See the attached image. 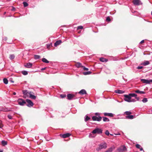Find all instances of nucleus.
<instances>
[{
	"instance_id": "obj_54",
	"label": "nucleus",
	"mask_w": 152,
	"mask_h": 152,
	"mask_svg": "<svg viewBox=\"0 0 152 152\" xmlns=\"http://www.w3.org/2000/svg\"><path fill=\"white\" fill-rule=\"evenodd\" d=\"M13 95H16V93H15V92H13Z\"/></svg>"
},
{
	"instance_id": "obj_30",
	"label": "nucleus",
	"mask_w": 152,
	"mask_h": 152,
	"mask_svg": "<svg viewBox=\"0 0 152 152\" xmlns=\"http://www.w3.org/2000/svg\"><path fill=\"white\" fill-rule=\"evenodd\" d=\"M15 58V56L14 54L10 55L9 57L10 59V60H12Z\"/></svg>"
},
{
	"instance_id": "obj_26",
	"label": "nucleus",
	"mask_w": 152,
	"mask_h": 152,
	"mask_svg": "<svg viewBox=\"0 0 152 152\" xmlns=\"http://www.w3.org/2000/svg\"><path fill=\"white\" fill-rule=\"evenodd\" d=\"M1 143L2 145L4 146L6 145L7 144V142L4 140H2L1 142Z\"/></svg>"
},
{
	"instance_id": "obj_33",
	"label": "nucleus",
	"mask_w": 152,
	"mask_h": 152,
	"mask_svg": "<svg viewBox=\"0 0 152 152\" xmlns=\"http://www.w3.org/2000/svg\"><path fill=\"white\" fill-rule=\"evenodd\" d=\"M40 58V56L38 55H34V58L35 59H38Z\"/></svg>"
},
{
	"instance_id": "obj_45",
	"label": "nucleus",
	"mask_w": 152,
	"mask_h": 152,
	"mask_svg": "<svg viewBox=\"0 0 152 152\" xmlns=\"http://www.w3.org/2000/svg\"><path fill=\"white\" fill-rule=\"evenodd\" d=\"M95 114L96 116H99V115H100V113H95Z\"/></svg>"
},
{
	"instance_id": "obj_6",
	"label": "nucleus",
	"mask_w": 152,
	"mask_h": 152,
	"mask_svg": "<svg viewBox=\"0 0 152 152\" xmlns=\"http://www.w3.org/2000/svg\"><path fill=\"white\" fill-rule=\"evenodd\" d=\"M92 119L94 121H100L102 120V117L100 116L97 117L96 116H94L92 117Z\"/></svg>"
},
{
	"instance_id": "obj_59",
	"label": "nucleus",
	"mask_w": 152,
	"mask_h": 152,
	"mask_svg": "<svg viewBox=\"0 0 152 152\" xmlns=\"http://www.w3.org/2000/svg\"><path fill=\"white\" fill-rule=\"evenodd\" d=\"M0 152H2V151H0Z\"/></svg>"
},
{
	"instance_id": "obj_46",
	"label": "nucleus",
	"mask_w": 152,
	"mask_h": 152,
	"mask_svg": "<svg viewBox=\"0 0 152 152\" xmlns=\"http://www.w3.org/2000/svg\"><path fill=\"white\" fill-rule=\"evenodd\" d=\"M7 117H8V118L10 119H12V116L10 115H8L7 116Z\"/></svg>"
},
{
	"instance_id": "obj_19",
	"label": "nucleus",
	"mask_w": 152,
	"mask_h": 152,
	"mask_svg": "<svg viewBox=\"0 0 152 152\" xmlns=\"http://www.w3.org/2000/svg\"><path fill=\"white\" fill-rule=\"evenodd\" d=\"M136 147L137 148L140 149V151H143L144 152V150H143L142 148L141 147V146L139 144H137L136 145Z\"/></svg>"
},
{
	"instance_id": "obj_15",
	"label": "nucleus",
	"mask_w": 152,
	"mask_h": 152,
	"mask_svg": "<svg viewBox=\"0 0 152 152\" xmlns=\"http://www.w3.org/2000/svg\"><path fill=\"white\" fill-rule=\"evenodd\" d=\"M78 93L81 95H83L86 94H87L86 91L84 89L81 90Z\"/></svg>"
},
{
	"instance_id": "obj_1",
	"label": "nucleus",
	"mask_w": 152,
	"mask_h": 152,
	"mask_svg": "<svg viewBox=\"0 0 152 152\" xmlns=\"http://www.w3.org/2000/svg\"><path fill=\"white\" fill-rule=\"evenodd\" d=\"M107 147V144L105 142L102 143L96 148L97 151H99L100 150L102 149H105Z\"/></svg>"
},
{
	"instance_id": "obj_55",
	"label": "nucleus",
	"mask_w": 152,
	"mask_h": 152,
	"mask_svg": "<svg viewBox=\"0 0 152 152\" xmlns=\"http://www.w3.org/2000/svg\"><path fill=\"white\" fill-rule=\"evenodd\" d=\"M131 100L132 101V102H134L135 101V100L134 99H132Z\"/></svg>"
},
{
	"instance_id": "obj_50",
	"label": "nucleus",
	"mask_w": 152,
	"mask_h": 152,
	"mask_svg": "<svg viewBox=\"0 0 152 152\" xmlns=\"http://www.w3.org/2000/svg\"><path fill=\"white\" fill-rule=\"evenodd\" d=\"M2 126V124H1V123H0V128H1Z\"/></svg>"
},
{
	"instance_id": "obj_42",
	"label": "nucleus",
	"mask_w": 152,
	"mask_h": 152,
	"mask_svg": "<svg viewBox=\"0 0 152 152\" xmlns=\"http://www.w3.org/2000/svg\"><path fill=\"white\" fill-rule=\"evenodd\" d=\"M106 20L107 21H110V19L109 17H107L106 19Z\"/></svg>"
},
{
	"instance_id": "obj_28",
	"label": "nucleus",
	"mask_w": 152,
	"mask_h": 152,
	"mask_svg": "<svg viewBox=\"0 0 152 152\" xmlns=\"http://www.w3.org/2000/svg\"><path fill=\"white\" fill-rule=\"evenodd\" d=\"M75 66L77 68H79L80 67L82 66V64H81L79 63V62H77L75 65Z\"/></svg>"
},
{
	"instance_id": "obj_12",
	"label": "nucleus",
	"mask_w": 152,
	"mask_h": 152,
	"mask_svg": "<svg viewBox=\"0 0 152 152\" xmlns=\"http://www.w3.org/2000/svg\"><path fill=\"white\" fill-rule=\"evenodd\" d=\"M133 3L136 5H139L140 4L141 1L140 0H133Z\"/></svg>"
},
{
	"instance_id": "obj_20",
	"label": "nucleus",
	"mask_w": 152,
	"mask_h": 152,
	"mask_svg": "<svg viewBox=\"0 0 152 152\" xmlns=\"http://www.w3.org/2000/svg\"><path fill=\"white\" fill-rule=\"evenodd\" d=\"M70 135L71 134H70L67 133H66V134H62V137L63 138H66L68 137H69V136H70Z\"/></svg>"
},
{
	"instance_id": "obj_47",
	"label": "nucleus",
	"mask_w": 152,
	"mask_h": 152,
	"mask_svg": "<svg viewBox=\"0 0 152 152\" xmlns=\"http://www.w3.org/2000/svg\"><path fill=\"white\" fill-rule=\"evenodd\" d=\"M143 68V66H138L137 67V69H141Z\"/></svg>"
},
{
	"instance_id": "obj_48",
	"label": "nucleus",
	"mask_w": 152,
	"mask_h": 152,
	"mask_svg": "<svg viewBox=\"0 0 152 152\" xmlns=\"http://www.w3.org/2000/svg\"><path fill=\"white\" fill-rule=\"evenodd\" d=\"M135 98L137 99V101H139L140 99V98L138 97H137V96H136L135 97Z\"/></svg>"
},
{
	"instance_id": "obj_44",
	"label": "nucleus",
	"mask_w": 152,
	"mask_h": 152,
	"mask_svg": "<svg viewBox=\"0 0 152 152\" xmlns=\"http://www.w3.org/2000/svg\"><path fill=\"white\" fill-rule=\"evenodd\" d=\"M60 96L62 98H64L66 96V95L65 94H61L60 95Z\"/></svg>"
},
{
	"instance_id": "obj_37",
	"label": "nucleus",
	"mask_w": 152,
	"mask_h": 152,
	"mask_svg": "<svg viewBox=\"0 0 152 152\" xmlns=\"http://www.w3.org/2000/svg\"><path fill=\"white\" fill-rule=\"evenodd\" d=\"M125 114H126L127 115H129L130 114H131L132 113L130 111H126L124 113Z\"/></svg>"
},
{
	"instance_id": "obj_16",
	"label": "nucleus",
	"mask_w": 152,
	"mask_h": 152,
	"mask_svg": "<svg viewBox=\"0 0 152 152\" xmlns=\"http://www.w3.org/2000/svg\"><path fill=\"white\" fill-rule=\"evenodd\" d=\"M32 63L29 62L27 63L25 65H24V66L28 68H30L32 66Z\"/></svg>"
},
{
	"instance_id": "obj_22",
	"label": "nucleus",
	"mask_w": 152,
	"mask_h": 152,
	"mask_svg": "<svg viewBox=\"0 0 152 152\" xmlns=\"http://www.w3.org/2000/svg\"><path fill=\"white\" fill-rule=\"evenodd\" d=\"M149 64V62L148 61H144V62H142L141 64L144 66H146V65Z\"/></svg>"
},
{
	"instance_id": "obj_13",
	"label": "nucleus",
	"mask_w": 152,
	"mask_h": 152,
	"mask_svg": "<svg viewBox=\"0 0 152 152\" xmlns=\"http://www.w3.org/2000/svg\"><path fill=\"white\" fill-rule=\"evenodd\" d=\"M103 114L105 116H108L110 117H113L114 116V114L111 113H104Z\"/></svg>"
},
{
	"instance_id": "obj_58",
	"label": "nucleus",
	"mask_w": 152,
	"mask_h": 152,
	"mask_svg": "<svg viewBox=\"0 0 152 152\" xmlns=\"http://www.w3.org/2000/svg\"><path fill=\"white\" fill-rule=\"evenodd\" d=\"M117 135H120V133H118L117 134Z\"/></svg>"
},
{
	"instance_id": "obj_41",
	"label": "nucleus",
	"mask_w": 152,
	"mask_h": 152,
	"mask_svg": "<svg viewBox=\"0 0 152 152\" xmlns=\"http://www.w3.org/2000/svg\"><path fill=\"white\" fill-rule=\"evenodd\" d=\"M105 134L108 136L109 135V134H110L108 130H107L105 132Z\"/></svg>"
},
{
	"instance_id": "obj_17",
	"label": "nucleus",
	"mask_w": 152,
	"mask_h": 152,
	"mask_svg": "<svg viewBox=\"0 0 152 152\" xmlns=\"http://www.w3.org/2000/svg\"><path fill=\"white\" fill-rule=\"evenodd\" d=\"M115 148V147L114 146H113L111 147L107 151H106L105 152H111L113 151V150Z\"/></svg>"
},
{
	"instance_id": "obj_34",
	"label": "nucleus",
	"mask_w": 152,
	"mask_h": 152,
	"mask_svg": "<svg viewBox=\"0 0 152 152\" xmlns=\"http://www.w3.org/2000/svg\"><path fill=\"white\" fill-rule=\"evenodd\" d=\"M3 82L4 84H7L8 83V80L7 79L4 78L3 79Z\"/></svg>"
},
{
	"instance_id": "obj_25",
	"label": "nucleus",
	"mask_w": 152,
	"mask_h": 152,
	"mask_svg": "<svg viewBox=\"0 0 152 152\" xmlns=\"http://www.w3.org/2000/svg\"><path fill=\"white\" fill-rule=\"evenodd\" d=\"M102 118H103V121L104 122L109 121H110L109 118H107V117H102Z\"/></svg>"
},
{
	"instance_id": "obj_8",
	"label": "nucleus",
	"mask_w": 152,
	"mask_h": 152,
	"mask_svg": "<svg viewBox=\"0 0 152 152\" xmlns=\"http://www.w3.org/2000/svg\"><path fill=\"white\" fill-rule=\"evenodd\" d=\"M118 151H126V148L125 146L122 145L119 147L118 149Z\"/></svg>"
},
{
	"instance_id": "obj_24",
	"label": "nucleus",
	"mask_w": 152,
	"mask_h": 152,
	"mask_svg": "<svg viewBox=\"0 0 152 152\" xmlns=\"http://www.w3.org/2000/svg\"><path fill=\"white\" fill-rule=\"evenodd\" d=\"M134 92H135L136 93L140 94H145V92H144L143 91H140L139 90H136Z\"/></svg>"
},
{
	"instance_id": "obj_39",
	"label": "nucleus",
	"mask_w": 152,
	"mask_h": 152,
	"mask_svg": "<svg viewBox=\"0 0 152 152\" xmlns=\"http://www.w3.org/2000/svg\"><path fill=\"white\" fill-rule=\"evenodd\" d=\"M142 101L144 103H145L148 101L147 99L146 98H144L142 100Z\"/></svg>"
},
{
	"instance_id": "obj_29",
	"label": "nucleus",
	"mask_w": 152,
	"mask_h": 152,
	"mask_svg": "<svg viewBox=\"0 0 152 152\" xmlns=\"http://www.w3.org/2000/svg\"><path fill=\"white\" fill-rule=\"evenodd\" d=\"M129 96L131 97V98L132 97H135L136 96H137V95L136 94H134V93H131L129 94Z\"/></svg>"
},
{
	"instance_id": "obj_10",
	"label": "nucleus",
	"mask_w": 152,
	"mask_h": 152,
	"mask_svg": "<svg viewBox=\"0 0 152 152\" xmlns=\"http://www.w3.org/2000/svg\"><path fill=\"white\" fill-rule=\"evenodd\" d=\"M23 93V97L26 98L28 96L29 93L27 90H24L22 91Z\"/></svg>"
},
{
	"instance_id": "obj_40",
	"label": "nucleus",
	"mask_w": 152,
	"mask_h": 152,
	"mask_svg": "<svg viewBox=\"0 0 152 152\" xmlns=\"http://www.w3.org/2000/svg\"><path fill=\"white\" fill-rule=\"evenodd\" d=\"M83 28V27L82 26H80L77 27V29H81Z\"/></svg>"
},
{
	"instance_id": "obj_11",
	"label": "nucleus",
	"mask_w": 152,
	"mask_h": 152,
	"mask_svg": "<svg viewBox=\"0 0 152 152\" xmlns=\"http://www.w3.org/2000/svg\"><path fill=\"white\" fill-rule=\"evenodd\" d=\"M141 81L143 83H146V84H149L150 82H152V80H148L144 79H141Z\"/></svg>"
},
{
	"instance_id": "obj_21",
	"label": "nucleus",
	"mask_w": 152,
	"mask_h": 152,
	"mask_svg": "<svg viewBox=\"0 0 152 152\" xmlns=\"http://www.w3.org/2000/svg\"><path fill=\"white\" fill-rule=\"evenodd\" d=\"M61 43V40H58L56 41V42L54 43V46H57L58 45H60Z\"/></svg>"
},
{
	"instance_id": "obj_35",
	"label": "nucleus",
	"mask_w": 152,
	"mask_h": 152,
	"mask_svg": "<svg viewBox=\"0 0 152 152\" xmlns=\"http://www.w3.org/2000/svg\"><path fill=\"white\" fill-rule=\"evenodd\" d=\"M90 119V118L87 115H86L85 118V121H87Z\"/></svg>"
},
{
	"instance_id": "obj_3",
	"label": "nucleus",
	"mask_w": 152,
	"mask_h": 152,
	"mask_svg": "<svg viewBox=\"0 0 152 152\" xmlns=\"http://www.w3.org/2000/svg\"><path fill=\"white\" fill-rule=\"evenodd\" d=\"M18 102V104L21 106H24L26 104V102L22 99H19Z\"/></svg>"
},
{
	"instance_id": "obj_18",
	"label": "nucleus",
	"mask_w": 152,
	"mask_h": 152,
	"mask_svg": "<svg viewBox=\"0 0 152 152\" xmlns=\"http://www.w3.org/2000/svg\"><path fill=\"white\" fill-rule=\"evenodd\" d=\"M115 92L116 93L122 94L124 93V91L119 90H117L115 91Z\"/></svg>"
},
{
	"instance_id": "obj_38",
	"label": "nucleus",
	"mask_w": 152,
	"mask_h": 152,
	"mask_svg": "<svg viewBox=\"0 0 152 152\" xmlns=\"http://www.w3.org/2000/svg\"><path fill=\"white\" fill-rule=\"evenodd\" d=\"M23 4L24 6L25 7H26L28 6V4L26 2H23Z\"/></svg>"
},
{
	"instance_id": "obj_2",
	"label": "nucleus",
	"mask_w": 152,
	"mask_h": 152,
	"mask_svg": "<svg viewBox=\"0 0 152 152\" xmlns=\"http://www.w3.org/2000/svg\"><path fill=\"white\" fill-rule=\"evenodd\" d=\"M102 130L101 129L99 128H96L91 133L93 134L97 133L98 134H101L102 133Z\"/></svg>"
},
{
	"instance_id": "obj_43",
	"label": "nucleus",
	"mask_w": 152,
	"mask_h": 152,
	"mask_svg": "<svg viewBox=\"0 0 152 152\" xmlns=\"http://www.w3.org/2000/svg\"><path fill=\"white\" fill-rule=\"evenodd\" d=\"M82 67L83 68V69L84 70L87 71L88 69V68H86L84 66H82Z\"/></svg>"
},
{
	"instance_id": "obj_52",
	"label": "nucleus",
	"mask_w": 152,
	"mask_h": 152,
	"mask_svg": "<svg viewBox=\"0 0 152 152\" xmlns=\"http://www.w3.org/2000/svg\"><path fill=\"white\" fill-rule=\"evenodd\" d=\"M50 46V45H47V48H48Z\"/></svg>"
},
{
	"instance_id": "obj_27",
	"label": "nucleus",
	"mask_w": 152,
	"mask_h": 152,
	"mask_svg": "<svg viewBox=\"0 0 152 152\" xmlns=\"http://www.w3.org/2000/svg\"><path fill=\"white\" fill-rule=\"evenodd\" d=\"M42 61L44 63H49V61H48L45 58H43L42 59Z\"/></svg>"
},
{
	"instance_id": "obj_51",
	"label": "nucleus",
	"mask_w": 152,
	"mask_h": 152,
	"mask_svg": "<svg viewBox=\"0 0 152 152\" xmlns=\"http://www.w3.org/2000/svg\"><path fill=\"white\" fill-rule=\"evenodd\" d=\"M46 69V68L45 67V68H42L41 69V70L42 71H43V70H45Z\"/></svg>"
},
{
	"instance_id": "obj_32",
	"label": "nucleus",
	"mask_w": 152,
	"mask_h": 152,
	"mask_svg": "<svg viewBox=\"0 0 152 152\" xmlns=\"http://www.w3.org/2000/svg\"><path fill=\"white\" fill-rule=\"evenodd\" d=\"M83 73L84 75H89L91 73V71L85 72H83Z\"/></svg>"
},
{
	"instance_id": "obj_5",
	"label": "nucleus",
	"mask_w": 152,
	"mask_h": 152,
	"mask_svg": "<svg viewBox=\"0 0 152 152\" xmlns=\"http://www.w3.org/2000/svg\"><path fill=\"white\" fill-rule=\"evenodd\" d=\"M26 102L27 103L26 105L28 107H31L33 106L34 103L31 100L29 99H26Z\"/></svg>"
},
{
	"instance_id": "obj_53",
	"label": "nucleus",
	"mask_w": 152,
	"mask_h": 152,
	"mask_svg": "<svg viewBox=\"0 0 152 152\" xmlns=\"http://www.w3.org/2000/svg\"><path fill=\"white\" fill-rule=\"evenodd\" d=\"M15 10V8L14 7H13L12 9V10L14 11Z\"/></svg>"
},
{
	"instance_id": "obj_4",
	"label": "nucleus",
	"mask_w": 152,
	"mask_h": 152,
	"mask_svg": "<svg viewBox=\"0 0 152 152\" xmlns=\"http://www.w3.org/2000/svg\"><path fill=\"white\" fill-rule=\"evenodd\" d=\"M124 99L125 101L129 102H132V101L131 100V97L129 94L128 95L125 94L124 95Z\"/></svg>"
},
{
	"instance_id": "obj_57",
	"label": "nucleus",
	"mask_w": 152,
	"mask_h": 152,
	"mask_svg": "<svg viewBox=\"0 0 152 152\" xmlns=\"http://www.w3.org/2000/svg\"><path fill=\"white\" fill-rule=\"evenodd\" d=\"M91 134L90 133V134H89V137H91Z\"/></svg>"
},
{
	"instance_id": "obj_49",
	"label": "nucleus",
	"mask_w": 152,
	"mask_h": 152,
	"mask_svg": "<svg viewBox=\"0 0 152 152\" xmlns=\"http://www.w3.org/2000/svg\"><path fill=\"white\" fill-rule=\"evenodd\" d=\"M144 40H142V41L140 42V44H142V43H144Z\"/></svg>"
},
{
	"instance_id": "obj_56",
	"label": "nucleus",
	"mask_w": 152,
	"mask_h": 152,
	"mask_svg": "<svg viewBox=\"0 0 152 152\" xmlns=\"http://www.w3.org/2000/svg\"><path fill=\"white\" fill-rule=\"evenodd\" d=\"M10 81L11 82V83H14V81H12V80H10Z\"/></svg>"
},
{
	"instance_id": "obj_60",
	"label": "nucleus",
	"mask_w": 152,
	"mask_h": 152,
	"mask_svg": "<svg viewBox=\"0 0 152 152\" xmlns=\"http://www.w3.org/2000/svg\"><path fill=\"white\" fill-rule=\"evenodd\" d=\"M151 15H152V11L151 12Z\"/></svg>"
},
{
	"instance_id": "obj_7",
	"label": "nucleus",
	"mask_w": 152,
	"mask_h": 152,
	"mask_svg": "<svg viewBox=\"0 0 152 152\" xmlns=\"http://www.w3.org/2000/svg\"><path fill=\"white\" fill-rule=\"evenodd\" d=\"M11 109H12L11 108H8L6 107H2L0 109V111L4 112L10 111H11Z\"/></svg>"
},
{
	"instance_id": "obj_31",
	"label": "nucleus",
	"mask_w": 152,
	"mask_h": 152,
	"mask_svg": "<svg viewBox=\"0 0 152 152\" xmlns=\"http://www.w3.org/2000/svg\"><path fill=\"white\" fill-rule=\"evenodd\" d=\"M133 118H134L133 115H128V116H126V118L129 119H132Z\"/></svg>"
},
{
	"instance_id": "obj_23",
	"label": "nucleus",
	"mask_w": 152,
	"mask_h": 152,
	"mask_svg": "<svg viewBox=\"0 0 152 152\" xmlns=\"http://www.w3.org/2000/svg\"><path fill=\"white\" fill-rule=\"evenodd\" d=\"M99 60L101 61L102 62H107V61H108L107 59L104 58H102V57L100 58L99 59Z\"/></svg>"
},
{
	"instance_id": "obj_9",
	"label": "nucleus",
	"mask_w": 152,
	"mask_h": 152,
	"mask_svg": "<svg viewBox=\"0 0 152 152\" xmlns=\"http://www.w3.org/2000/svg\"><path fill=\"white\" fill-rule=\"evenodd\" d=\"M75 96V95L73 94H68L67 95V99H68L71 100H72L73 99H75V98H74V97Z\"/></svg>"
},
{
	"instance_id": "obj_36",
	"label": "nucleus",
	"mask_w": 152,
	"mask_h": 152,
	"mask_svg": "<svg viewBox=\"0 0 152 152\" xmlns=\"http://www.w3.org/2000/svg\"><path fill=\"white\" fill-rule=\"evenodd\" d=\"M22 73L24 75H26L28 74V73L27 71H23L22 72Z\"/></svg>"
},
{
	"instance_id": "obj_14",
	"label": "nucleus",
	"mask_w": 152,
	"mask_h": 152,
	"mask_svg": "<svg viewBox=\"0 0 152 152\" xmlns=\"http://www.w3.org/2000/svg\"><path fill=\"white\" fill-rule=\"evenodd\" d=\"M32 93H33V92H29V97L31 99H35L36 98V96L34 95H33Z\"/></svg>"
}]
</instances>
